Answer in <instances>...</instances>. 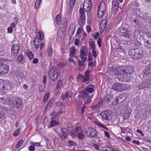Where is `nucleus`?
I'll return each mask as SVG.
<instances>
[{"mask_svg": "<svg viewBox=\"0 0 151 151\" xmlns=\"http://www.w3.org/2000/svg\"><path fill=\"white\" fill-rule=\"evenodd\" d=\"M128 54L132 58L137 59L142 57L143 52L140 48H131L129 50Z\"/></svg>", "mask_w": 151, "mask_h": 151, "instance_id": "f257e3e1", "label": "nucleus"}, {"mask_svg": "<svg viewBox=\"0 0 151 151\" xmlns=\"http://www.w3.org/2000/svg\"><path fill=\"white\" fill-rule=\"evenodd\" d=\"M129 86L126 83H116L114 84L112 87V88L117 91H122L128 89Z\"/></svg>", "mask_w": 151, "mask_h": 151, "instance_id": "f03ea898", "label": "nucleus"}, {"mask_svg": "<svg viewBox=\"0 0 151 151\" xmlns=\"http://www.w3.org/2000/svg\"><path fill=\"white\" fill-rule=\"evenodd\" d=\"M134 38L140 43L142 42H144V36L143 31L137 29L135 30L134 33Z\"/></svg>", "mask_w": 151, "mask_h": 151, "instance_id": "7ed1b4c3", "label": "nucleus"}, {"mask_svg": "<svg viewBox=\"0 0 151 151\" xmlns=\"http://www.w3.org/2000/svg\"><path fill=\"white\" fill-rule=\"evenodd\" d=\"M20 45L19 42L16 43H13L11 47L12 55L15 58L17 56L20 49Z\"/></svg>", "mask_w": 151, "mask_h": 151, "instance_id": "20e7f679", "label": "nucleus"}, {"mask_svg": "<svg viewBox=\"0 0 151 151\" xmlns=\"http://www.w3.org/2000/svg\"><path fill=\"white\" fill-rule=\"evenodd\" d=\"M106 7L104 1H102L100 3L98 6V17L101 18L104 15L106 11Z\"/></svg>", "mask_w": 151, "mask_h": 151, "instance_id": "39448f33", "label": "nucleus"}, {"mask_svg": "<svg viewBox=\"0 0 151 151\" xmlns=\"http://www.w3.org/2000/svg\"><path fill=\"white\" fill-rule=\"evenodd\" d=\"M69 128V127H68L66 128L64 127L61 128L60 131L62 133H59L58 135L62 140H65L68 136L70 131Z\"/></svg>", "mask_w": 151, "mask_h": 151, "instance_id": "423d86ee", "label": "nucleus"}, {"mask_svg": "<svg viewBox=\"0 0 151 151\" xmlns=\"http://www.w3.org/2000/svg\"><path fill=\"white\" fill-rule=\"evenodd\" d=\"M118 75L117 79L120 81L127 82L130 79L131 76L125 73H119Z\"/></svg>", "mask_w": 151, "mask_h": 151, "instance_id": "0eeeda50", "label": "nucleus"}, {"mask_svg": "<svg viewBox=\"0 0 151 151\" xmlns=\"http://www.w3.org/2000/svg\"><path fill=\"white\" fill-rule=\"evenodd\" d=\"M150 75H151V67L148 65L142 71L140 74V77L143 79Z\"/></svg>", "mask_w": 151, "mask_h": 151, "instance_id": "6e6552de", "label": "nucleus"}, {"mask_svg": "<svg viewBox=\"0 0 151 151\" xmlns=\"http://www.w3.org/2000/svg\"><path fill=\"white\" fill-rule=\"evenodd\" d=\"M59 75L60 74L56 69H50L49 70V76L50 79L53 81H56Z\"/></svg>", "mask_w": 151, "mask_h": 151, "instance_id": "1a4fd4ad", "label": "nucleus"}, {"mask_svg": "<svg viewBox=\"0 0 151 151\" xmlns=\"http://www.w3.org/2000/svg\"><path fill=\"white\" fill-rule=\"evenodd\" d=\"M151 87V76L148 77L145 83L142 82L138 85L139 89H142L145 88H150Z\"/></svg>", "mask_w": 151, "mask_h": 151, "instance_id": "9d476101", "label": "nucleus"}, {"mask_svg": "<svg viewBox=\"0 0 151 151\" xmlns=\"http://www.w3.org/2000/svg\"><path fill=\"white\" fill-rule=\"evenodd\" d=\"M11 101L14 108L21 107L23 103V100L21 99L18 98H15L14 100Z\"/></svg>", "mask_w": 151, "mask_h": 151, "instance_id": "9b49d317", "label": "nucleus"}, {"mask_svg": "<svg viewBox=\"0 0 151 151\" xmlns=\"http://www.w3.org/2000/svg\"><path fill=\"white\" fill-rule=\"evenodd\" d=\"M0 108L6 111H11L14 108L11 101L6 103L4 105H1Z\"/></svg>", "mask_w": 151, "mask_h": 151, "instance_id": "f8f14e48", "label": "nucleus"}, {"mask_svg": "<svg viewBox=\"0 0 151 151\" xmlns=\"http://www.w3.org/2000/svg\"><path fill=\"white\" fill-rule=\"evenodd\" d=\"M9 70V68L7 65L0 63V75H2L7 73Z\"/></svg>", "mask_w": 151, "mask_h": 151, "instance_id": "ddd939ff", "label": "nucleus"}, {"mask_svg": "<svg viewBox=\"0 0 151 151\" xmlns=\"http://www.w3.org/2000/svg\"><path fill=\"white\" fill-rule=\"evenodd\" d=\"M4 85L2 87V88L5 90H9L12 89L14 87V85L12 83L8 80H4Z\"/></svg>", "mask_w": 151, "mask_h": 151, "instance_id": "4468645a", "label": "nucleus"}, {"mask_svg": "<svg viewBox=\"0 0 151 151\" xmlns=\"http://www.w3.org/2000/svg\"><path fill=\"white\" fill-rule=\"evenodd\" d=\"M134 67L131 65L125 66L122 68V73H125V74H128L130 76L134 71Z\"/></svg>", "mask_w": 151, "mask_h": 151, "instance_id": "2eb2a0df", "label": "nucleus"}, {"mask_svg": "<svg viewBox=\"0 0 151 151\" xmlns=\"http://www.w3.org/2000/svg\"><path fill=\"white\" fill-rule=\"evenodd\" d=\"M113 98V94L110 92L108 93V94L104 97L101 101L102 104L108 103L111 101Z\"/></svg>", "mask_w": 151, "mask_h": 151, "instance_id": "dca6fc26", "label": "nucleus"}, {"mask_svg": "<svg viewBox=\"0 0 151 151\" xmlns=\"http://www.w3.org/2000/svg\"><path fill=\"white\" fill-rule=\"evenodd\" d=\"M89 132L88 136L91 137H95L97 136V132L94 129L88 127V130L86 131V133L87 134L88 132Z\"/></svg>", "mask_w": 151, "mask_h": 151, "instance_id": "f3484780", "label": "nucleus"}, {"mask_svg": "<svg viewBox=\"0 0 151 151\" xmlns=\"http://www.w3.org/2000/svg\"><path fill=\"white\" fill-rule=\"evenodd\" d=\"M89 96V95L87 93L85 90L81 91L79 93V94L78 96V98H82L84 99L86 98L88 99V97Z\"/></svg>", "mask_w": 151, "mask_h": 151, "instance_id": "a211bd4d", "label": "nucleus"}, {"mask_svg": "<svg viewBox=\"0 0 151 151\" xmlns=\"http://www.w3.org/2000/svg\"><path fill=\"white\" fill-rule=\"evenodd\" d=\"M110 114V111L107 110L102 112L100 115L102 119L105 120H108Z\"/></svg>", "mask_w": 151, "mask_h": 151, "instance_id": "6ab92c4d", "label": "nucleus"}, {"mask_svg": "<svg viewBox=\"0 0 151 151\" xmlns=\"http://www.w3.org/2000/svg\"><path fill=\"white\" fill-rule=\"evenodd\" d=\"M80 56H87V49L85 46H83L81 47L80 50Z\"/></svg>", "mask_w": 151, "mask_h": 151, "instance_id": "aec40b11", "label": "nucleus"}, {"mask_svg": "<svg viewBox=\"0 0 151 151\" xmlns=\"http://www.w3.org/2000/svg\"><path fill=\"white\" fill-rule=\"evenodd\" d=\"M70 97L69 93L68 91H66L63 93L60 97V99L63 101H65Z\"/></svg>", "mask_w": 151, "mask_h": 151, "instance_id": "412c9836", "label": "nucleus"}, {"mask_svg": "<svg viewBox=\"0 0 151 151\" xmlns=\"http://www.w3.org/2000/svg\"><path fill=\"white\" fill-rule=\"evenodd\" d=\"M144 41L142 42H141L140 43L141 45H143L145 47L147 46V48L148 49L151 48V41L148 40H145L144 39Z\"/></svg>", "mask_w": 151, "mask_h": 151, "instance_id": "4be33fe9", "label": "nucleus"}, {"mask_svg": "<svg viewBox=\"0 0 151 151\" xmlns=\"http://www.w3.org/2000/svg\"><path fill=\"white\" fill-rule=\"evenodd\" d=\"M86 3V2H84L83 7L85 11L88 12L91 9L92 5L91 4H87Z\"/></svg>", "mask_w": 151, "mask_h": 151, "instance_id": "5701e85b", "label": "nucleus"}, {"mask_svg": "<svg viewBox=\"0 0 151 151\" xmlns=\"http://www.w3.org/2000/svg\"><path fill=\"white\" fill-rule=\"evenodd\" d=\"M142 18L144 19L145 21L147 23H150L151 22V18L149 16V14L145 13L144 14L143 17Z\"/></svg>", "mask_w": 151, "mask_h": 151, "instance_id": "b1692460", "label": "nucleus"}, {"mask_svg": "<svg viewBox=\"0 0 151 151\" xmlns=\"http://www.w3.org/2000/svg\"><path fill=\"white\" fill-rule=\"evenodd\" d=\"M90 71L89 70H86L85 72V76L82 80V81L85 82L88 81L89 79Z\"/></svg>", "mask_w": 151, "mask_h": 151, "instance_id": "393cba45", "label": "nucleus"}, {"mask_svg": "<svg viewBox=\"0 0 151 151\" xmlns=\"http://www.w3.org/2000/svg\"><path fill=\"white\" fill-rule=\"evenodd\" d=\"M85 16H81L79 20V24L81 26H83L85 23Z\"/></svg>", "mask_w": 151, "mask_h": 151, "instance_id": "a878e982", "label": "nucleus"}, {"mask_svg": "<svg viewBox=\"0 0 151 151\" xmlns=\"http://www.w3.org/2000/svg\"><path fill=\"white\" fill-rule=\"evenodd\" d=\"M59 124L58 122L55 120H51L50 123V125L48 126V128H50L53 127L54 126H56L57 125Z\"/></svg>", "mask_w": 151, "mask_h": 151, "instance_id": "bb28decb", "label": "nucleus"}, {"mask_svg": "<svg viewBox=\"0 0 151 151\" xmlns=\"http://www.w3.org/2000/svg\"><path fill=\"white\" fill-rule=\"evenodd\" d=\"M47 52L48 55L50 56H52L53 54V50L50 45L48 46L47 49Z\"/></svg>", "mask_w": 151, "mask_h": 151, "instance_id": "cd10ccee", "label": "nucleus"}, {"mask_svg": "<svg viewBox=\"0 0 151 151\" xmlns=\"http://www.w3.org/2000/svg\"><path fill=\"white\" fill-rule=\"evenodd\" d=\"M18 19L17 17H15L13 19V22L11 24V26L12 28H14L17 24Z\"/></svg>", "mask_w": 151, "mask_h": 151, "instance_id": "c85d7f7f", "label": "nucleus"}, {"mask_svg": "<svg viewBox=\"0 0 151 151\" xmlns=\"http://www.w3.org/2000/svg\"><path fill=\"white\" fill-rule=\"evenodd\" d=\"M102 105V103L101 101L99 102L98 104H96V105H94L92 106L91 109L93 111H96L97 110V109L101 106Z\"/></svg>", "mask_w": 151, "mask_h": 151, "instance_id": "c756f323", "label": "nucleus"}, {"mask_svg": "<svg viewBox=\"0 0 151 151\" xmlns=\"http://www.w3.org/2000/svg\"><path fill=\"white\" fill-rule=\"evenodd\" d=\"M76 50L75 47L73 46L71 47L70 49V54L69 55L70 57H73L72 55H74L75 53Z\"/></svg>", "mask_w": 151, "mask_h": 151, "instance_id": "7c9ffc66", "label": "nucleus"}, {"mask_svg": "<svg viewBox=\"0 0 151 151\" xmlns=\"http://www.w3.org/2000/svg\"><path fill=\"white\" fill-rule=\"evenodd\" d=\"M83 32H84V31L83 30L82 28L79 27L77 31L76 34V36H78L79 37H80L81 34L83 33Z\"/></svg>", "mask_w": 151, "mask_h": 151, "instance_id": "2f4dec72", "label": "nucleus"}, {"mask_svg": "<svg viewBox=\"0 0 151 151\" xmlns=\"http://www.w3.org/2000/svg\"><path fill=\"white\" fill-rule=\"evenodd\" d=\"M92 86L93 88L90 87L89 86H87L86 87L85 89V90L87 92V93L88 92L89 93H92L93 91V88L94 86L93 85H92Z\"/></svg>", "mask_w": 151, "mask_h": 151, "instance_id": "473e14b6", "label": "nucleus"}, {"mask_svg": "<svg viewBox=\"0 0 151 151\" xmlns=\"http://www.w3.org/2000/svg\"><path fill=\"white\" fill-rule=\"evenodd\" d=\"M130 115V113L129 112H125L123 115V118L124 120L128 119Z\"/></svg>", "mask_w": 151, "mask_h": 151, "instance_id": "72a5a7b5", "label": "nucleus"}, {"mask_svg": "<svg viewBox=\"0 0 151 151\" xmlns=\"http://www.w3.org/2000/svg\"><path fill=\"white\" fill-rule=\"evenodd\" d=\"M119 5H112V12L114 14H116L118 10Z\"/></svg>", "mask_w": 151, "mask_h": 151, "instance_id": "f704fd0d", "label": "nucleus"}, {"mask_svg": "<svg viewBox=\"0 0 151 151\" xmlns=\"http://www.w3.org/2000/svg\"><path fill=\"white\" fill-rule=\"evenodd\" d=\"M136 14L137 16L139 17L142 18L143 17V15L139 9H137L136 10Z\"/></svg>", "mask_w": 151, "mask_h": 151, "instance_id": "c9c22d12", "label": "nucleus"}, {"mask_svg": "<svg viewBox=\"0 0 151 151\" xmlns=\"http://www.w3.org/2000/svg\"><path fill=\"white\" fill-rule=\"evenodd\" d=\"M132 32L131 31H127L125 32L124 33L123 35L124 37H127L128 38H130L131 37V33Z\"/></svg>", "mask_w": 151, "mask_h": 151, "instance_id": "e433bc0d", "label": "nucleus"}, {"mask_svg": "<svg viewBox=\"0 0 151 151\" xmlns=\"http://www.w3.org/2000/svg\"><path fill=\"white\" fill-rule=\"evenodd\" d=\"M38 35L39 36V37L38 38V39L41 41H42L44 36L43 33L42 32L40 31L38 32Z\"/></svg>", "mask_w": 151, "mask_h": 151, "instance_id": "4c0bfd02", "label": "nucleus"}, {"mask_svg": "<svg viewBox=\"0 0 151 151\" xmlns=\"http://www.w3.org/2000/svg\"><path fill=\"white\" fill-rule=\"evenodd\" d=\"M89 43L90 46V49L93 50H94V49H95V42L94 41H92L91 42H89Z\"/></svg>", "mask_w": 151, "mask_h": 151, "instance_id": "58836bf2", "label": "nucleus"}, {"mask_svg": "<svg viewBox=\"0 0 151 151\" xmlns=\"http://www.w3.org/2000/svg\"><path fill=\"white\" fill-rule=\"evenodd\" d=\"M120 96V98L122 99V100L121 101H119V103L122 102L127 97V94L126 93H124L121 94Z\"/></svg>", "mask_w": 151, "mask_h": 151, "instance_id": "ea45409f", "label": "nucleus"}, {"mask_svg": "<svg viewBox=\"0 0 151 151\" xmlns=\"http://www.w3.org/2000/svg\"><path fill=\"white\" fill-rule=\"evenodd\" d=\"M55 100V99L54 98H51L47 106V107L49 106V107H50L54 103Z\"/></svg>", "mask_w": 151, "mask_h": 151, "instance_id": "a19ab883", "label": "nucleus"}, {"mask_svg": "<svg viewBox=\"0 0 151 151\" xmlns=\"http://www.w3.org/2000/svg\"><path fill=\"white\" fill-rule=\"evenodd\" d=\"M23 56L22 54L19 55L17 57V59L16 60L17 62L18 63H20L23 60Z\"/></svg>", "mask_w": 151, "mask_h": 151, "instance_id": "79ce46f5", "label": "nucleus"}, {"mask_svg": "<svg viewBox=\"0 0 151 151\" xmlns=\"http://www.w3.org/2000/svg\"><path fill=\"white\" fill-rule=\"evenodd\" d=\"M107 24V21L106 19H104L102 20L100 24V26L102 27L105 28L106 27Z\"/></svg>", "mask_w": 151, "mask_h": 151, "instance_id": "37998d69", "label": "nucleus"}, {"mask_svg": "<svg viewBox=\"0 0 151 151\" xmlns=\"http://www.w3.org/2000/svg\"><path fill=\"white\" fill-rule=\"evenodd\" d=\"M61 16L60 14L57 15L55 17V19L57 24H59L60 22L61 19Z\"/></svg>", "mask_w": 151, "mask_h": 151, "instance_id": "c03bdc74", "label": "nucleus"}, {"mask_svg": "<svg viewBox=\"0 0 151 151\" xmlns=\"http://www.w3.org/2000/svg\"><path fill=\"white\" fill-rule=\"evenodd\" d=\"M6 100L5 98H0V105L2 104V105H4L7 103Z\"/></svg>", "mask_w": 151, "mask_h": 151, "instance_id": "a18cd8bd", "label": "nucleus"}, {"mask_svg": "<svg viewBox=\"0 0 151 151\" xmlns=\"http://www.w3.org/2000/svg\"><path fill=\"white\" fill-rule=\"evenodd\" d=\"M24 142V140L23 139L20 140L18 142V144L16 145V148H18L20 147L22 145Z\"/></svg>", "mask_w": 151, "mask_h": 151, "instance_id": "49530a36", "label": "nucleus"}, {"mask_svg": "<svg viewBox=\"0 0 151 151\" xmlns=\"http://www.w3.org/2000/svg\"><path fill=\"white\" fill-rule=\"evenodd\" d=\"M77 136L78 137L80 140H82L85 137L83 133L80 132L78 134Z\"/></svg>", "mask_w": 151, "mask_h": 151, "instance_id": "de8ad7c7", "label": "nucleus"}, {"mask_svg": "<svg viewBox=\"0 0 151 151\" xmlns=\"http://www.w3.org/2000/svg\"><path fill=\"white\" fill-rule=\"evenodd\" d=\"M28 56L29 59L32 60L34 57V53L30 51L28 53Z\"/></svg>", "mask_w": 151, "mask_h": 151, "instance_id": "09e8293b", "label": "nucleus"}, {"mask_svg": "<svg viewBox=\"0 0 151 151\" xmlns=\"http://www.w3.org/2000/svg\"><path fill=\"white\" fill-rule=\"evenodd\" d=\"M20 129L19 128L14 131L13 134V136L16 137L18 136L20 133Z\"/></svg>", "mask_w": 151, "mask_h": 151, "instance_id": "8fccbe9b", "label": "nucleus"}, {"mask_svg": "<svg viewBox=\"0 0 151 151\" xmlns=\"http://www.w3.org/2000/svg\"><path fill=\"white\" fill-rule=\"evenodd\" d=\"M71 136L73 137H75L76 136L77 134L73 130L69 132Z\"/></svg>", "mask_w": 151, "mask_h": 151, "instance_id": "3c124183", "label": "nucleus"}, {"mask_svg": "<svg viewBox=\"0 0 151 151\" xmlns=\"http://www.w3.org/2000/svg\"><path fill=\"white\" fill-rule=\"evenodd\" d=\"M50 95V93L48 92L45 95L43 99V102H46L47 100Z\"/></svg>", "mask_w": 151, "mask_h": 151, "instance_id": "603ef678", "label": "nucleus"}, {"mask_svg": "<svg viewBox=\"0 0 151 151\" xmlns=\"http://www.w3.org/2000/svg\"><path fill=\"white\" fill-rule=\"evenodd\" d=\"M42 0H37L35 3V7L36 9L40 5V4Z\"/></svg>", "mask_w": 151, "mask_h": 151, "instance_id": "864d4df0", "label": "nucleus"}, {"mask_svg": "<svg viewBox=\"0 0 151 151\" xmlns=\"http://www.w3.org/2000/svg\"><path fill=\"white\" fill-rule=\"evenodd\" d=\"M34 45H35V47L37 49L39 47H40V42L38 41V43L37 44H36L37 43V41H35V40L34 41Z\"/></svg>", "mask_w": 151, "mask_h": 151, "instance_id": "5fc2aeb1", "label": "nucleus"}, {"mask_svg": "<svg viewBox=\"0 0 151 151\" xmlns=\"http://www.w3.org/2000/svg\"><path fill=\"white\" fill-rule=\"evenodd\" d=\"M68 142L69 144V147H73V146L74 145L75 142L73 141L69 140L68 141Z\"/></svg>", "mask_w": 151, "mask_h": 151, "instance_id": "6e6d98bb", "label": "nucleus"}, {"mask_svg": "<svg viewBox=\"0 0 151 151\" xmlns=\"http://www.w3.org/2000/svg\"><path fill=\"white\" fill-rule=\"evenodd\" d=\"M96 124L97 125L99 126L102 127L103 128L105 129L106 130L108 129L107 127H105L101 123H100L99 122H96Z\"/></svg>", "mask_w": 151, "mask_h": 151, "instance_id": "4d7b16f0", "label": "nucleus"}, {"mask_svg": "<svg viewBox=\"0 0 151 151\" xmlns=\"http://www.w3.org/2000/svg\"><path fill=\"white\" fill-rule=\"evenodd\" d=\"M62 84V82L61 80H59L58 81V83L56 86V88L58 89L59 88L61 87Z\"/></svg>", "mask_w": 151, "mask_h": 151, "instance_id": "13d9d810", "label": "nucleus"}, {"mask_svg": "<svg viewBox=\"0 0 151 151\" xmlns=\"http://www.w3.org/2000/svg\"><path fill=\"white\" fill-rule=\"evenodd\" d=\"M76 0H70V8H72L74 5Z\"/></svg>", "mask_w": 151, "mask_h": 151, "instance_id": "bf43d9fd", "label": "nucleus"}, {"mask_svg": "<svg viewBox=\"0 0 151 151\" xmlns=\"http://www.w3.org/2000/svg\"><path fill=\"white\" fill-rule=\"evenodd\" d=\"M67 18H64L63 19H62L61 21V24H63V25L65 26L66 25L67 22Z\"/></svg>", "mask_w": 151, "mask_h": 151, "instance_id": "052dcab7", "label": "nucleus"}, {"mask_svg": "<svg viewBox=\"0 0 151 151\" xmlns=\"http://www.w3.org/2000/svg\"><path fill=\"white\" fill-rule=\"evenodd\" d=\"M116 102V103H119V100L121 101L122 100V99L120 98V95L116 96L115 98Z\"/></svg>", "mask_w": 151, "mask_h": 151, "instance_id": "680f3d73", "label": "nucleus"}, {"mask_svg": "<svg viewBox=\"0 0 151 151\" xmlns=\"http://www.w3.org/2000/svg\"><path fill=\"white\" fill-rule=\"evenodd\" d=\"M146 105V104L145 103H143L140 104L139 106H137V107L139 108V107H141V109H143L145 108V106Z\"/></svg>", "mask_w": 151, "mask_h": 151, "instance_id": "e2e57ef3", "label": "nucleus"}, {"mask_svg": "<svg viewBox=\"0 0 151 151\" xmlns=\"http://www.w3.org/2000/svg\"><path fill=\"white\" fill-rule=\"evenodd\" d=\"M79 13L81 15V16H85L84 14L85 12L83 10V9L82 8H80L79 10Z\"/></svg>", "mask_w": 151, "mask_h": 151, "instance_id": "0e129e2a", "label": "nucleus"}, {"mask_svg": "<svg viewBox=\"0 0 151 151\" xmlns=\"http://www.w3.org/2000/svg\"><path fill=\"white\" fill-rule=\"evenodd\" d=\"M29 149L30 151H34L35 150V147L33 145L30 146L29 147Z\"/></svg>", "mask_w": 151, "mask_h": 151, "instance_id": "69168bd1", "label": "nucleus"}, {"mask_svg": "<svg viewBox=\"0 0 151 151\" xmlns=\"http://www.w3.org/2000/svg\"><path fill=\"white\" fill-rule=\"evenodd\" d=\"M80 57L81 58V61L84 62H85L87 60V57L86 56H80Z\"/></svg>", "mask_w": 151, "mask_h": 151, "instance_id": "338daca9", "label": "nucleus"}, {"mask_svg": "<svg viewBox=\"0 0 151 151\" xmlns=\"http://www.w3.org/2000/svg\"><path fill=\"white\" fill-rule=\"evenodd\" d=\"M92 53L93 56L94 57H95V58H96V57L97 53L95 49H94V50H93L92 52Z\"/></svg>", "mask_w": 151, "mask_h": 151, "instance_id": "774afa93", "label": "nucleus"}]
</instances>
